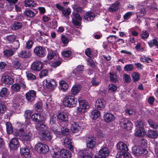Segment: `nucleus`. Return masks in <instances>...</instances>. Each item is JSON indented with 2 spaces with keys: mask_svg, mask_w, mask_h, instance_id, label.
Listing matches in <instances>:
<instances>
[{
  "mask_svg": "<svg viewBox=\"0 0 158 158\" xmlns=\"http://www.w3.org/2000/svg\"><path fill=\"white\" fill-rule=\"evenodd\" d=\"M83 70V66L82 65H79L71 73L70 77L72 78H74L77 80L82 79L83 77L82 73Z\"/></svg>",
  "mask_w": 158,
  "mask_h": 158,
  "instance_id": "obj_4",
  "label": "nucleus"
},
{
  "mask_svg": "<svg viewBox=\"0 0 158 158\" xmlns=\"http://www.w3.org/2000/svg\"><path fill=\"white\" fill-rule=\"evenodd\" d=\"M132 80L134 82L138 81L140 79V76L139 73L137 72H134L131 75Z\"/></svg>",
  "mask_w": 158,
  "mask_h": 158,
  "instance_id": "obj_37",
  "label": "nucleus"
},
{
  "mask_svg": "<svg viewBox=\"0 0 158 158\" xmlns=\"http://www.w3.org/2000/svg\"><path fill=\"white\" fill-rule=\"evenodd\" d=\"M134 13L133 12L129 11L126 13L123 16V18L125 20H128L132 15H134Z\"/></svg>",
  "mask_w": 158,
  "mask_h": 158,
  "instance_id": "obj_47",
  "label": "nucleus"
},
{
  "mask_svg": "<svg viewBox=\"0 0 158 158\" xmlns=\"http://www.w3.org/2000/svg\"><path fill=\"white\" fill-rule=\"evenodd\" d=\"M2 81L4 83L8 85H11L14 82L13 78L8 76H6L2 77Z\"/></svg>",
  "mask_w": 158,
  "mask_h": 158,
  "instance_id": "obj_21",
  "label": "nucleus"
},
{
  "mask_svg": "<svg viewBox=\"0 0 158 158\" xmlns=\"http://www.w3.org/2000/svg\"><path fill=\"white\" fill-rule=\"evenodd\" d=\"M96 139L95 137L90 136L86 140V145L88 148L93 149L95 146Z\"/></svg>",
  "mask_w": 158,
  "mask_h": 158,
  "instance_id": "obj_15",
  "label": "nucleus"
},
{
  "mask_svg": "<svg viewBox=\"0 0 158 158\" xmlns=\"http://www.w3.org/2000/svg\"><path fill=\"white\" fill-rule=\"evenodd\" d=\"M36 91L34 90H29L25 94L26 99L28 102H31L35 100L36 97Z\"/></svg>",
  "mask_w": 158,
  "mask_h": 158,
  "instance_id": "obj_11",
  "label": "nucleus"
},
{
  "mask_svg": "<svg viewBox=\"0 0 158 158\" xmlns=\"http://www.w3.org/2000/svg\"><path fill=\"white\" fill-rule=\"evenodd\" d=\"M117 148L119 151H128V149L126 144L122 142H119L116 145Z\"/></svg>",
  "mask_w": 158,
  "mask_h": 158,
  "instance_id": "obj_22",
  "label": "nucleus"
},
{
  "mask_svg": "<svg viewBox=\"0 0 158 158\" xmlns=\"http://www.w3.org/2000/svg\"><path fill=\"white\" fill-rule=\"evenodd\" d=\"M146 135L148 138L155 139L158 136V134L156 131L149 129L146 132Z\"/></svg>",
  "mask_w": 158,
  "mask_h": 158,
  "instance_id": "obj_20",
  "label": "nucleus"
},
{
  "mask_svg": "<svg viewBox=\"0 0 158 158\" xmlns=\"http://www.w3.org/2000/svg\"><path fill=\"white\" fill-rule=\"evenodd\" d=\"M90 116L91 118L96 119L101 116V114L99 111L94 109L91 112Z\"/></svg>",
  "mask_w": 158,
  "mask_h": 158,
  "instance_id": "obj_24",
  "label": "nucleus"
},
{
  "mask_svg": "<svg viewBox=\"0 0 158 158\" xmlns=\"http://www.w3.org/2000/svg\"><path fill=\"white\" fill-rule=\"evenodd\" d=\"M34 52L35 55L40 57L44 56L46 54V51L41 46L36 47L34 50Z\"/></svg>",
  "mask_w": 158,
  "mask_h": 158,
  "instance_id": "obj_10",
  "label": "nucleus"
},
{
  "mask_svg": "<svg viewBox=\"0 0 158 158\" xmlns=\"http://www.w3.org/2000/svg\"><path fill=\"white\" fill-rule=\"evenodd\" d=\"M123 81L126 83H128L131 82V79L130 76L126 73H124L123 77Z\"/></svg>",
  "mask_w": 158,
  "mask_h": 158,
  "instance_id": "obj_46",
  "label": "nucleus"
},
{
  "mask_svg": "<svg viewBox=\"0 0 158 158\" xmlns=\"http://www.w3.org/2000/svg\"><path fill=\"white\" fill-rule=\"evenodd\" d=\"M6 110L5 105L2 102H0V113H4Z\"/></svg>",
  "mask_w": 158,
  "mask_h": 158,
  "instance_id": "obj_58",
  "label": "nucleus"
},
{
  "mask_svg": "<svg viewBox=\"0 0 158 158\" xmlns=\"http://www.w3.org/2000/svg\"><path fill=\"white\" fill-rule=\"evenodd\" d=\"M137 129V130L135 133V136L138 137H143L146 135V132L144 127H141Z\"/></svg>",
  "mask_w": 158,
  "mask_h": 158,
  "instance_id": "obj_25",
  "label": "nucleus"
},
{
  "mask_svg": "<svg viewBox=\"0 0 158 158\" xmlns=\"http://www.w3.org/2000/svg\"><path fill=\"white\" fill-rule=\"evenodd\" d=\"M140 60L142 62H146L148 63H150V62H152V60L150 58L146 57L145 56L144 57V58H140Z\"/></svg>",
  "mask_w": 158,
  "mask_h": 158,
  "instance_id": "obj_57",
  "label": "nucleus"
},
{
  "mask_svg": "<svg viewBox=\"0 0 158 158\" xmlns=\"http://www.w3.org/2000/svg\"><path fill=\"white\" fill-rule=\"evenodd\" d=\"M81 127L79 124L75 122L72 124L71 129L73 133H77L81 130Z\"/></svg>",
  "mask_w": 158,
  "mask_h": 158,
  "instance_id": "obj_23",
  "label": "nucleus"
},
{
  "mask_svg": "<svg viewBox=\"0 0 158 158\" xmlns=\"http://www.w3.org/2000/svg\"><path fill=\"white\" fill-rule=\"evenodd\" d=\"M35 150L39 153H44L49 151L48 147L45 144L38 143L35 146Z\"/></svg>",
  "mask_w": 158,
  "mask_h": 158,
  "instance_id": "obj_8",
  "label": "nucleus"
},
{
  "mask_svg": "<svg viewBox=\"0 0 158 158\" xmlns=\"http://www.w3.org/2000/svg\"><path fill=\"white\" fill-rule=\"evenodd\" d=\"M95 17L94 14L91 12H87L84 16V19L88 21H92Z\"/></svg>",
  "mask_w": 158,
  "mask_h": 158,
  "instance_id": "obj_33",
  "label": "nucleus"
},
{
  "mask_svg": "<svg viewBox=\"0 0 158 158\" xmlns=\"http://www.w3.org/2000/svg\"><path fill=\"white\" fill-rule=\"evenodd\" d=\"M56 115H53L50 116L49 123L51 125L54 124L55 127H57L56 124H55L57 120Z\"/></svg>",
  "mask_w": 158,
  "mask_h": 158,
  "instance_id": "obj_45",
  "label": "nucleus"
},
{
  "mask_svg": "<svg viewBox=\"0 0 158 158\" xmlns=\"http://www.w3.org/2000/svg\"><path fill=\"white\" fill-rule=\"evenodd\" d=\"M106 104V102L104 99H99L96 101L95 106L98 109L101 110L104 107Z\"/></svg>",
  "mask_w": 158,
  "mask_h": 158,
  "instance_id": "obj_18",
  "label": "nucleus"
},
{
  "mask_svg": "<svg viewBox=\"0 0 158 158\" xmlns=\"http://www.w3.org/2000/svg\"><path fill=\"white\" fill-rule=\"evenodd\" d=\"M44 86L47 88L51 89L56 86V83L54 80L48 78L44 80Z\"/></svg>",
  "mask_w": 158,
  "mask_h": 158,
  "instance_id": "obj_7",
  "label": "nucleus"
},
{
  "mask_svg": "<svg viewBox=\"0 0 158 158\" xmlns=\"http://www.w3.org/2000/svg\"><path fill=\"white\" fill-rule=\"evenodd\" d=\"M110 80L113 83H115L118 81L117 78V76L116 74L111 73H109Z\"/></svg>",
  "mask_w": 158,
  "mask_h": 158,
  "instance_id": "obj_44",
  "label": "nucleus"
},
{
  "mask_svg": "<svg viewBox=\"0 0 158 158\" xmlns=\"http://www.w3.org/2000/svg\"><path fill=\"white\" fill-rule=\"evenodd\" d=\"M6 131L8 134H10L13 132V129L11 124L9 122L6 123Z\"/></svg>",
  "mask_w": 158,
  "mask_h": 158,
  "instance_id": "obj_41",
  "label": "nucleus"
},
{
  "mask_svg": "<svg viewBox=\"0 0 158 158\" xmlns=\"http://www.w3.org/2000/svg\"><path fill=\"white\" fill-rule=\"evenodd\" d=\"M149 36V34L146 30L143 31L140 35V37L141 39L144 40L147 39Z\"/></svg>",
  "mask_w": 158,
  "mask_h": 158,
  "instance_id": "obj_52",
  "label": "nucleus"
},
{
  "mask_svg": "<svg viewBox=\"0 0 158 158\" xmlns=\"http://www.w3.org/2000/svg\"><path fill=\"white\" fill-rule=\"evenodd\" d=\"M58 118L63 121H65L68 119V116L66 113L59 112L56 115Z\"/></svg>",
  "mask_w": 158,
  "mask_h": 158,
  "instance_id": "obj_31",
  "label": "nucleus"
},
{
  "mask_svg": "<svg viewBox=\"0 0 158 158\" xmlns=\"http://www.w3.org/2000/svg\"><path fill=\"white\" fill-rule=\"evenodd\" d=\"M35 4V3L32 1L26 0L25 1L24 6L26 7H33L34 6Z\"/></svg>",
  "mask_w": 158,
  "mask_h": 158,
  "instance_id": "obj_49",
  "label": "nucleus"
},
{
  "mask_svg": "<svg viewBox=\"0 0 158 158\" xmlns=\"http://www.w3.org/2000/svg\"><path fill=\"white\" fill-rule=\"evenodd\" d=\"M22 24L21 23L19 22H16L13 25L12 27L14 30H17L22 27Z\"/></svg>",
  "mask_w": 158,
  "mask_h": 158,
  "instance_id": "obj_55",
  "label": "nucleus"
},
{
  "mask_svg": "<svg viewBox=\"0 0 158 158\" xmlns=\"http://www.w3.org/2000/svg\"><path fill=\"white\" fill-rule=\"evenodd\" d=\"M31 55L30 51L27 50L22 51L19 54V56L20 57L26 58L29 57Z\"/></svg>",
  "mask_w": 158,
  "mask_h": 158,
  "instance_id": "obj_34",
  "label": "nucleus"
},
{
  "mask_svg": "<svg viewBox=\"0 0 158 158\" xmlns=\"http://www.w3.org/2000/svg\"><path fill=\"white\" fill-rule=\"evenodd\" d=\"M72 18L73 23L74 25L78 26L81 25L82 19L78 14L73 12Z\"/></svg>",
  "mask_w": 158,
  "mask_h": 158,
  "instance_id": "obj_9",
  "label": "nucleus"
},
{
  "mask_svg": "<svg viewBox=\"0 0 158 158\" xmlns=\"http://www.w3.org/2000/svg\"><path fill=\"white\" fill-rule=\"evenodd\" d=\"M15 135L20 137H22L26 140H30L31 139L32 134L29 129H25L23 128L20 129L15 132Z\"/></svg>",
  "mask_w": 158,
  "mask_h": 158,
  "instance_id": "obj_2",
  "label": "nucleus"
},
{
  "mask_svg": "<svg viewBox=\"0 0 158 158\" xmlns=\"http://www.w3.org/2000/svg\"><path fill=\"white\" fill-rule=\"evenodd\" d=\"M52 131L56 135L57 137H60L62 135L61 132L58 131L56 128H52Z\"/></svg>",
  "mask_w": 158,
  "mask_h": 158,
  "instance_id": "obj_64",
  "label": "nucleus"
},
{
  "mask_svg": "<svg viewBox=\"0 0 158 158\" xmlns=\"http://www.w3.org/2000/svg\"><path fill=\"white\" fill-rule=\"evenodd\" d=\"M56 52L55 51H53L50 50L48 52V53L47 56V58L48 60H51L54 57V56L56 55Z\"/></svg>",
  "mask_w": 158,
  "mask_h": 158,
  "instance_id": "obj_51",
  "label": "nucleus"
},
{
  "mask_svg": "<svg viewBox=\"0 0 158 158\" xmlns=\"http://www.w3.org/2000/svg\"><path fill=\"white\" fill-rule=\"evenodd\" d=\"M19 146V140L16 138L12 139L9 143V147L12 150L17 149Z\"/></svg>",
  "mask_w": 158,
  "mask_h": 158,
  "instance_id": "obj_14",
  "label": "nucleus"
},
{
  "mask_svg": "<svg viewBox=\"0 0 158 158\" xmlns=\"http://www.w3.org/2000/svg\"><path fill=\"white\" fill-rule=\"evenodd\" d=\"M79 153L81 156L83 158H92L88 154V151L86 150H84L80 151Z\"/></svg>",
  "mask_w": 158,
  "mask_h": 158,
  "instance_id": "obj_42",
  "label": "nucleus"
},
{
  "mask_svg": "<svg viewBox=\"0 0 158 158\" xmlns=\"http://www.w3.org/2000/svg\"><path fill=\"white\" fill-rule=\"evenodd\" d=\"M43 64L41 61L33 62L31 65L32 69L35 71H39L43 68Z\"/></svg>",
  "mask_w": 158,
  "mask_h": 158,
  "instance_id": "obj_17",
  "label": "nucleus"
},
{
  "mask_svg": "<svg viewBox=\"0 0 158 158\" xmlns=\"http://www.w3.org/2000/svg\"><path fill=\"white\" fill-rule=\"evenodd\" d=\"M33 42L31 40H28L26 44L25 45V48L27 49H31L33 45Z\"/></svg>",
  "mask_w": 158,
  "mask_h": 158,
  "instance_id": "obj_63",
  "label": "nucleus"
},
{
  "mask_svg": "<svg viewBox=\"0 0 158 158\" xmlns=\"http://www.w3.org/2000/svg\"><path fill=\"white\" fill-rule=\"evenodd\" d=\"M56 7L59 10L62 11V14L65 17L69 16L71 13V9L69 8L64 9V7L59 3L56 4Z\"/></svg>",
  "mask_w": 158,
  "mask_h": 158,
  "instance_id": "obj_16",
  "label": "nucleus"
},
{
  "mask_svg": "<svg viewBox=\"0 0 158 158\" xmlns=\"http://www.w3.org/2000/svg\"><path fill=\"white\" fill-rule=\"evenodd\" d=\"M78 101L80 107H82L83 108L85 109L89 108V106L86 100L81 98H79Z\"/></svg>",
  "mask_w": 158,
  "mask_h": 158,
  "instance_id": "obj_30",
  "label": "nucleus"
},
{
  "mask_svg": "<svg viewBox=\"0 0 158 158\" xmlns=\"http://www.w3.org/2000/svg\"><path fill=\"white\" fill-rule=\"evenodd\" d=\"M130 154L128 151H119V154L116 155L117 158H128Z\"/></svg>",
  "mask_w": 158,
  "mask_h": 158,
  "instance_id": "obj_32",
  "label": "nucleus"
},
{
  "mask_svg": "<svg viewBox=\"0 0 158 158\" xmlns=\"http://www.w3.org/2000/svg\"><path fill=\"white\" fill-rule=\"evenodd\" d=\"M80 89L81 87L80 85H74L72 88L71 93L73 95H75L79 93Z\"/></svg>",
  "mask_w": 158,
  "mask_h": 158,
  "instance_id": "obj_36",
  "label": "nucleus"
},
{
  "mask_svg": "<svg viewBox=\"0 0 158 158\" xmlns=\"http://www.w3.org/2000/svg\"><path fill=\"white\" fill-rule=\"evenodd\" d=\"M47 107V108H51L54 106V105L52 101L50 99L47 100V102L46 103Z\"/></svg>",
  "mask_w": 158,
  "mask_h": 158,
  "instance_id": "obj_62",
  "label": "nucleus"
},
{
  "mask_svg": "<svg viewBox=\"0 0 158 158\" xmlns=\"http://www.w3.org/2000/svg\"><path fill=\"white\" fill-rule=\"evenodd\" d=\"M48 75V71L46 69L42 70L39 74V77L42 78L43 77L46 76Z\"/></svg>",
  "mask_w": 158,
  "mask_h": 158,
  "instance_id": "obj_59",
  "label": "nucleus"
},
{
  "mask_svg": "<svg viewBox=\"0 0 158 158\" xmlns=\"http://www.w3.org/2000/svg\"><path fill=\"white\" fill-rule=\"evenodd\" d=\"M20 152L22 157L23 158H27L30 156V151L26 148H22L20 149Z\"/></svg>",
  "mask_w": 158,
  "mask_h": 158,
  "instance_id": "obj_19",
  "label": "nucleus"
},
{
  "mask_svg": "<svg viewBox=\"0 0 158 158\" xmlns=\"http://www.w3.org/2000/svg\"><path fill=\"white\" fill-rule=\"evenodd\" d=\"M60 156L64 158H70L71 154L68 150L62 149L60 152Z\"/></svg>",
  "mask_w": 158,
  "mask_h": 158,
  "instance_id": "obj_27",
  "label": "nucleus"
},
{
  "mask_svg": "<svg viewBox=\"0 0 158 158\" xmlns=\"http://www.w3.org/2000/svg\"><path fill=\"white\" fill-rule=\"evenodd\" d=\"M32 114L31 111L30 110H26L25 111L24 116L26 119V121L27 122V124L30 121V119L31 118V115Z\"/></svg>",
  "mask_w": 158,
  "mask_h": 158,
  "instance_id": "obj_40",
  "label": "nucleus"
},
{
  "mask_svg": "<svg viewBox=\"0 0 158 158\" xmlns=\"http://www.w3.org/2000/svg\"><path fill=\"white\" fill-rule=\"evenodd\" d=\"M72 8L73 10L80 12H81L83 10L82 7L76 5H73Z\"/></svg>",
  "mask_w": 158,
  "mask_h": 158,
  "instance_id": "obj_60",
  "label": "nucleus"
},
{
  "mask_svg": "<svg viewBox=\"0 0 158 158\" xmlns=\"http://www.w3.org/2000/svg\"><path fill=\"white\" fill-rule=\"evenodd\" d=\"M35 127L36 129L40 133L48 131L47 126L46 125L44 124L41 121L36 123Z\"/></svg>",
  "mask_w": 158,
  "mask_h": 158,
  "instance_id": "obj_13",
  "label": "nucleus"
},
{
  "mask_svg": "<svg viewBox=\"0 0 158 158\" xmlns=\"http://www.w3.org/2000/svg\"><path fill=\"white\" fill-rule=\"evenodd\" d=\"M31 118L33 121H35L37 123L42 121L44 119V117L41 116L40 114H34L31 116Z\"/></svg>",
  "mask_w": 158,
  "mask_h": 158,
  "instance_id": "obj_29",
  "label": "nucleus"
},
{
  "mask_svg": "<svg viewBox=\"0 0 158 158\" xmlns=\"http://www.w3.org/2000/svg\"><path fill=\"white\" fill-rule=\"evenodd\" d=\"M26 88L25 83L24 80L20 76L16 79V83L11 86V89L15 92L20 91L21 88L24 89Z\"/></svg>",
  "mask_w": 158,
  "mask_h": 158,
  "instance_id": "obj_1",
  "label": "nucleus"
},
{
  "mask_svg": "<svg viewBox=\"0 0 158 158\" xmlns=\"http://www.w3.org/2000/svg\"><path fill=\"white\" fill-rule=\"evenodd\" d=\"M119 125L121 127L129 131L131 130L133 126L131 121L125 118L120 119Z\"/></svg>",
  "mask_w": 158,
  "mask_h": 158,
  "instance_id": "obj_5",
  "label": "nucleus"
},
{
  "mask_svg": "<svg viewBox=\"0 0 158 158\" xmlns=\"http://www.w3.org/2000/svg\"><path fill=\"white\" fill-rule=\"evenodd\" d=\"M148 43L150 48L155 46L156 48L158 49V41L156 39L150 40Z\"/></svg>",
  "mask_w": 158,
  "mask_h": 158,
  "instance_id": "obj_35",
  "label": "nucleus"
},
{
  "mask_svg": "<svg viewBox=\"0 0 158 158\" xmlns=\"http://www.w3.org/2000/svg\"><path fill=\"white\" fill-rule=\"evenodd\" d=\"M71 53L72 52L71 51L67 50L63 51L62 52V54L63 56L65 57H67L70 56Z\"/></svg>",
  "mask_w": 158,
  "mask_h": 158,
  "instance_id": "obj_61",
  "label": "nucleus"
},
{
  "mask_svg": "<svg viewBox=\"0 0 158 158\" xmlns=\"http://www.w3.org/2000/svg\"><path fill=\"white\" fill-rule=\"evenodd\" d=\"M13 51L10 49H4L3 51L4 55L7 56H11L13 54Z\"/></svg>",
  "mask_w": 158,
  "mask_h": 158,
  "instance_id": "obj_48",
  "label": "nucleus"
},
{
  "mask_svg": "<svg viewBox=\"0 0 158 158\" xmlns=\"http://www.w3.org/2000/svg\"><path fill=\"white\" fill-rule=\"evenodd\" d=\"M53 151L52 152V156L54 157L59 158L60 155L58 153L59 150V148L58 147L55 146L53 148Z\"/></svg>",
  "mask_w": 158,
  "mask_h": 158,
  "instance_id": "obj_39",
  "label": "nucleus"
},
{
  "mask_svg": "<svg viewBox=\"0 0 158 158\" xmlns=\"http://www.w3.org/2000/svg\"><path fill=\"white\" fill-rule=\"evenodd\" d=\"M109 155L108 148L104 147L101 149L99 152V156H95V158H106V156Z\"/></svg>",
  "mask_w": 158,
  "mask_h": 158,
  "instance_id": "obj_12",
  "label": "nucleus"
},
{
  "mask_svg": "<svg viewBox=\"0 0 158 158\" xmlns=\"http://www.w3.org/2000/svg\"><path fill=\"white\" fill-rule=\"evenodd\" d=\"M132 152L133 154L138 156L146 155L148 153L146 148L137 146H134L132 148Z\"/></svg>",
  "mask_w": 158,
  "mask_h": 158,
  "instance_id": "obj_6",
  "label": "nucleus"
},
{
  "mask_svg": "<svg viewBox=\"0 0 158 158\" xmlns=\"http://www.w3.org/2000/svg\"><path fill=\"white\" fill-rule=\"evenodd\" d=\"M134 69V67L132 64H129L126 65L124 67V69L126 71H131Z\"/></svg>",
  "mask_w": 158,
  "mask_h": 158,
  "instance_id": "obj_54",
  "label": "nucleus"
},
{
  "mask_svg": "<svg viewBox=\"0 0 158 158\" xmlns=\"http://www.w3.org/2000/svg\"><path fill=\"white\" fill-rule=\"evenodd\" d=\"M41 137L44 140H51L52 136L48 131L40 133Z\"/></svg>",
  "mask_w": 158,
  "mask_h": 158,
  "instance_id": "obj_28",
  "label": "nucleus"
},
{
  "mask_svg": "<svg viewBox=\"0 0 158 158\" xmlns=\"http://www.w3.org/2000/svg\"><path fill=\"white\" fill-rule=\"evenodd\" d=\"M60 88L62 90L65 91L67 90L69 87L68 85L64 81H60L59 82Z\"/></svg>",
  "mask_w": 158,
  "mask_h": 158,
  "instance_id": "obj_38",
  "label": "nucleus"
},
{
  "mask_svg": "<svg viewBox=\"0 0 158 158\" xmlns=\"http://www.w3.org/2000/svg\"><path fill=\"white\" fill-rule=\"evenodd\" d=\"M120 3L118 1L113 4L111 7H109V12H116L119 9V6Z\"/></svg>",
  "mask_w": 158,
  "mask_h": 158,
  "instance_id": "obj_26",
  "label": "nucleus"
},
{
  "mask_svg": "<svg viewBox=\"0 0 158 158\" xmlns=\"http://www.w3.org/2000/svg\"><path fill=\"white\" fill-rule=\"evenodd\" d=\"M19 43L18 40L14 41L11 44V46L12 48L14 49H17L19 47Z\"/></svg>",
  "mask_w": 158,
  "mask_h": 158,
  "instance_id": "obj_53",
  "label": "nucleus"
},
{
  "mask_svg": "<svg viewBox=\"0 0 158 158\" xmlns=\"http://www.w3.org/2000/svg\"><path fill=\"white\" fill-rule=\"evenodd\" d=\"M135 125L138 128L141 127H143L144 126V121L141 119H139L135 123Z\"/></svg>",
  "mask_w": 158,
  "mask_h": 158,
  "instance_id": "obj_50",
  "label": "nucleus"
},
{
  "mask_svg": "<svg viewBox=\"0 0 158 158\" xmlns=\"http://www.w3.org/2000/svg\"><path fill=\"white\" fill-rule=\"evenodd\" d=\"M140 147L146 148V147L147 145V141L146 139L143 138L140 140Z\"/></svg>",
  "mask_w": 158,
  "mask_h": 158,
  "instance_id": "obj_56",
  "label": "nucleus"
},
{
  "mask_svg": "<svg viewBox=\"0 0 158 158\" xmlns=\"http://www.w3.org/2000/svg\"><path fill=\"white\" fill-rule=\"evenodd\" d=\"M24 14L26 16L32 17L35 15V13L32 10H26L24 12Z\"/></svg>",
  "mask_w": 158,
  "mask_h": 158,
  "instance_id": "obj_43",
  "label": "nucleus"
},
{
  "mask_svg": "<svg viewBox=\"0 0 158 158\" xmlns=\"http://www.w3.org/2000/svg\"><path fill=\"white\" fill-rule=\"evenodd\" d=\"M77 99L73 96L69 95L64 98L63 101V105L67 107H75L77 104Z\"/></svg>",
  "mask_w": 158,
  "mask_h": 158,
  "instance_id": "obj_3",
  "label": "nucleus"
}]
</instances>
